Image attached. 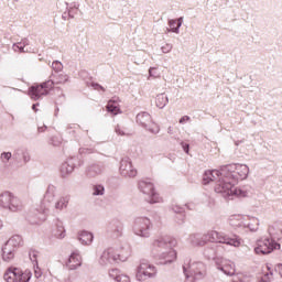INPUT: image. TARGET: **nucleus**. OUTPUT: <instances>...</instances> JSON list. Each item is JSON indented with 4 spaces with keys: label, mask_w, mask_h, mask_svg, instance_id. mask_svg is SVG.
Wrapping results in <instances>:
<instances>
[{
    "label": "nucleus",
    "mask_w": 282,
    "mask_h": 282,
    "mask_svg": "<svg viewBox=\"0 0 282 282\" xmlns=\"http://www.w3.org/2000/svg\"><path fill=\"white\" fill-rule=\"evenodd\" d=\"M188 243H191V246L194 247H198L202 248L204 247V245H206V235H202V234H192L188 236L187 238Z\"/></svg>",
    "instance_id": "4be33fe9"
},
{
    "label": "nucleus",
    "mask_w": 282,
    "mask_h": 282,
    "mask_svg": "<svg viewBox=\"0 0 282 282\" xmlns=\"http://www.w3.org/2000/svg\"><path fill=\"white\" fill-rule=\"evenodd\" d=\"M149 76H150L151 78H158V68L151 67V68L149 69Z\"/></svg>",
    "instance_id": "8fccbe9b"
},
{
    "label": "nucleus",
    "mask_w": 282,
    "mask_h": 282,
    "mask_svg": "<svg viewBox=\"0 0 282 282\" xmlns=\"http://www.w3.org/2000/svg\"><path fill=\"white\" fill-rule=\"evenodd\" d=\"M107 232L112 239H118L122 237V223L119 220H112L107 226Z\"/></svg>",
    "instance_id": "aec40b11"
},
{
    "label": "nucleus",
    "mask_w": 282,
    "mask_h": 282,
    "mask_svg": "<svg viewBox=\"0 0 282 282\" xmlns=\"http://www.w3.org/2000/svg\"><path fill=\"white\" fill-rule=\"evenodd\" d=\"M105 171V166L102 164H93L87 167L86 175L88 177H98V175H102Z\"/></svg>",
    "instance_id": "cd10ccee"
},
{
    "label": "nucleus",
    "mask_w": 282,
    "mask_h": 282,
    "mask_svg": "<svg viewBox=\"0 0 282 282\" xmlns=\"http://www.w3.org/2000/svg\"><path fill=\"white\" fill-rule=\"evenodd\" d=\"M108 113H112V116H118L120 113V98L113 97L110 99L106 106Z\"/></svg>",
    "instance_id": "393cba45"
},
{
    "label": "nucleus",
    "mask_w": 282,
    "mask_h": 282,
    "mask_svg": "<svg viewBox=\"0 0 282 282\" xmlns=\"http://www.w3.org/2000/svg\"><path fill=\"white\" fill-rule=\"evenodd\" d=\"M138 188L145 196L148 204H162V197L155 192V187L150 181H140Z\"/></svg>",
    "instance_id": "9b49d317"
},
{
    "label": "nucleus",
    "mask_w": 282,
    "mask_h": 282,
    "mask_svg": "<svg viewBox=\"0 0 282 282\" xmlns=\"http://www.w3.org/2000/svg\"><path fill=\"white\" fill-rule=\"evenodd\" d=\"M229 224L236 230H246V216L234 215L229 218Z\"/></svg>",
    "instance_id": "412c9836"
},
{
    "label": "nucleus",
    "mask_w": 282,
    "mask_h": 282,
    "mask_svg": "<svg viewBox=\"0 0 282 282\" xmlns=\"http://www.w3.org/2000/svg\"><path fill=\"white\" fill-rule=\"evenodd\" d=\"M119 171L122 177H135L138 175V170L133 167V163L129 158L121 160Z\"/></svg>",
    "instance_id": "f3484780"
},
{
    "label": "nucleus",
    "mask_w": 282,
    "mask_h": 282,
    "mask_svg": "<svg viewBox=\"0 0 282 282\" xmlns=\"http://www.w3.org/2000/svg\"><path fill=\"white\" fill-rule=\"evenodd\" d=\"M204 254H205V257H206L207 259H215V257H216V251H215V249L206 248V249L204 250Z\"/></svg>",
    "instance_id": "79ce46f5"
},
{
    "label": "nucleus",
    "mask_w": 282,
    "mask_h": 282,
    "mask_svg": "<svg viewBox=\"0 0 282 282\" xmlns=\"http://www.w3.org/2000/svg\"><path fill=\"white\" fill-rule=\"evenodd\" d=\"M69 17H72V11L68 12Z\"/></svg>",
    "instance_id": "680f3d73"
},
{
    "label": "nucleus",
    "mask_w": 282,
    "mask_h": 282,
    "mask_svg": "<svg viewBox=\"0 0 282 282\" xmlns=\"http://www.w3.org/2000/svg\"><path fill=\"white\" fill-rule=\"evenodd\" d=\"M117 261L120 263V261H127L129 257H131V248L129 246L122 247L120 251L117 250Z\"/></svg>",
    "instance_id": "473e14b6"
},
{
    "label": "nucleus",
    "mask_w": 282,
    "mask_h": 282,
    "mask_svg": "<svg viewBox=\"0 0 282 282\" xmlns=\"http://www.w3.org/2000/svg\"><path fill=\"white\" fill-rule=\"evenodd\" d=\"M185 282L202 281L206 276V264L191 258H186L183 263Z\"/></svg>",
    "instance_id": "39448f33"
},
{
    "label": "nucleus",
    "mask_w": 282,
    "mask_h": 282,
    "mask_svg": "<svg viewBox=\"0 0 282 282\" xmlns=\"http://www.w3.org/2000/svg\"><path fill=\"white\" fill-rule=\"evenodd\" d=\"M45 129H47V126L40 127V128L37 129V131H39L40 133H43V131H45Z\"/></svg>",
    "instance_id": "864d4df0"
},
{
    "label": "nucleus",
    "mask_w": 282,
    "mask_h": 282,
    "mask_svg": "<svg viewBox=\"0 0 282 282\" xmlns=\"http://www.w3.org/2000/svg\"><path fill=\"white\" fill-rule=\"evenodd\" d=\"M13 160L17 164H28L31 160L30 150L28 148H18L13 152Z\"/></svg>",
    "instance_id": "a211bd4d"
},
{
    "label": "nucleus",
    "mask_w": 282,
    "mask_h": 282,
    "mask_svg": "<svg viewBox=\"0 0 282 282\" xmlns=\"http://www.w3.org/2000/svg\"><path fill=\"white\" fill-rule=\"evenodd\" d=\"M249 228L251 232H257L259 230V218L246 216L245 229Z\"/></svg>",
    "instance_id": "c85d7f7f"
},
{
    "label": "nucleus",
    "mask_w": 282,
    "mask_h": 282,
    "mask_svg": "<svg viewBox=\"0 0 282 282\" xmlns=\"http://www.w3.org/2000/svg\"><path fill=\"white\" fill-rule=\"evenodd\" d=\"M36 257H39V253H36V251L29 252V259L32 261L33 265L39 264V261H36Z\"/></svg>",
    "instance_id": "c03bdc74"
},
{
    "label": "nucleus",
    "mask_w": 282,
    "mask_h": 282,
    "mask_svg": "<svg viewBox=\"0 0 282 282\" xmlns=\"http://www.w3.org/2000/svg\"><path fill=\"white\" fill-rule=\"evenodd\" d=\"M205 241L208 243H225L226 246H232L234 248H239L241 246V238L235 236L234 238L228 237L224 232L217 230H209L205 234Z\"/></svg>",
    "instance_id": "423d86ee"
},
{
    "label": "nucleus",
    "mask_w": 282,
    "mask_h": 282,
    "mask_svg": "<svg viewBox=\"0 0 282 282\" xmlns=\"http://www.w3.org/2000/svg\"><path fill=\"white\" fill-rule=\"evenodd\" d=\"M270 281H272V272L265 273V274L259 280V282H270Z\"/></svg>",
    "instance_id": "de8ad7c7"
},
{
    "label": "nucleus",
    "mask_w": 282,
    "mask_h": 282,
    "mask_svg": "<svg viewBox=\"0 0 282 282\" xmlns=\"http://www.w3.org/2000/svg\"><path fill=\"white\" fill-rule=\"evenodd\" d=\"M175 246H177V239L166 235L159 236L152 241V254L158 257L161 265H169V263H174L177 259Z\"/></svg>",
    "instance_id": "7ed1b4c3"
},
{
    "label": "nucleus",
    "mask_w": 282,
    "mask_h": 282,
    "mask_svg": "<svg viewBox=\"0 0 282 282\" xmlns=\"http://www.w3.org/2000/svg\"><path fill=\"white\" fill-rule=\"evenodd\" d=\"M186 208H188V210H193V207H191V205L185 204Z\"/></svg>",
    "instance_id": "4d7b16f0"
},
{
    "label": "nucleus",
    "mask_w": 282,
    "mask_h": 282,
    "mask_svg": "<svg viewBox=\"0 0 282 282\" xmlns=\"http://www.w3.org/2000/svg\"><path fill=\"white\" fill-rule=\"evenodd\" d=\"M2 259L3 261H12L14 259V249H11L10 246L4 245V248H2Z\"/></svg>",
    "instance_id": "c9c22d12"
},
{
    "label": "nucleus",
    "mask_w": 282,
    "mask_h": 282,
    "mask_svg": "<svg viewBox=\"0 0 282 282\" xmlns=\"http://www.w3.org/2000/svg\"><path fill=\"white\" fill-rule=\"evenodd\" d=\"M216 267L223 274L227 276H234L235 272H237L235 262L224 258L216 259Z\"/></svg>",
    "instance_id": "dca6fc26"
},
{
    "label": "nucleus",
    "mask_w": 282,
    "mask_h": 282,
    "mask_svg": "<svg viewBox=\"0 0 282 282\" xmlns=\"http://www.w3.org/2000/svg\"><path fill=\"white\" fill-rule=\"evenodd\" d=\"M51 78L42 84H34L29 88V96L31 100H41L43 96H47L52 89H54V85H65L69 80V76L67 74H58L51 75Z\"/></svg>",
    "instance_id": "20e7f679"
},
{
    "label": "nucleus",
    "mask_w": 282,
    "mask_h": 282,
    "mask_svg": "<svg viewBox=\"0 0 282 282\" xmlns=\"http://www.w3.org/2000/svg\"><path fill=\"white\" fill-rule=\"evenodd\" d=\"M158 276V267L148 260H141L135 269L137 281L144 282L149 279H155Z\"/></svg>",
    "instance_id": "1a4fd4ad"
},
{
    "label": "nucleus",
    "mask_w": 282,
    "mask_h": 282,
    "mask_svg": "<svg viewBox=\"0 0 282 282\" xmlns=\"http://www.w3.org/2000/svg\"><path fill=\"white\" fill-rule=\"evenodd\" d=\"M74 169H76V163H74V158H70L61 165L62 177H67V175H72V173H74Z\"/></svg>",
    "instance_id": "5701e85b"
},
{
    "label": "nucleus",
    "mask_w": 282,
    "mask_h": 282,
    "mask_svg": "<svg viewBox=\"0 0 282 282\" xmlns=\"http://www.w3.org/2000/svg\"><path fill=\"white\" fill-rule=\"evenodd\" d=\"M172 50H173V44H171V43H166L163 46H161V52L163 54H169V53H171Z\"/></svg>",
    "instance_id": "37998d69"
},
{
    "label": "nucleus",
    "mask_w": 282,
    "mask_h": 282,
    "mask_svg": "<svg viewBox=\"0 0 282 282\" xmlns=\"http://www.w3.org/2000/svg\"><path fill=\"white\" fill-rule=\"evenodd\" d=\"M77 239L82 246H91V243H94V234L83 230L78 232Z\"/></svg>",
    "instance_id": "a878e982"
},
{
    "label": "nucleus",
    "mask_w": 282,
    "mask_h": 282,
    "mask_svg": "<svg viewBox=\"0 0 282 282\" xmlns=\"http://www.w3.org/2000/svg\"><path fill=\"white\" fill-rule=\"evenodd\" d=\"M13 1H19V0H13Z\"/></svg>",
    "instance_id": "e2e57ef3"
},
{
    "label": "nucleus",
    "mask_w": 282,
    "mask_h": 282,
    "mask_svg": "<svg viewBox=\"0 0 282 282\" xmlns=\"http://www.w3.org/2000/svg\"><path fill=\"white\" fill-rule=\"evenodd\" d=\"M3 228V220L0 219V230Z\"/></svg>",
    "instance_id": "13d9d810"
},
{
    "label": "nucleus",
    "mask_w": 282,
    "mask_h": 282,
    "mask_svg": "<svg viewBox=\"0 0 282 282\" xmlns=\"http://www.w3.org/2000/svg\"><path fill=\"white\" fill-rule=\"evenodd\" d=\"M137 123L145 129V131H149L150 133H153L154 135L160 133V126L158 123L153 122V118L149 112H139L137 115Z\"/></svg>",
    "instance_id": "f8f14e48"
},
{
    "label": "nucleus",
    "mask_w": 282,
    "mask_h": 282,
    "mask_svg": "<svg viewBox=\"0 0 282 282\" xmlns=\"http://www.w3.org/2000/svg\"><path fill=\"white\" fill-rule=\"evenodd\" d=\"M79 153L80 155H87L89 153H94V149H89V148H79Z\"/></svg>",
    "instance_id": "09e8293b"
},
{
    "label": "nucleus",
    "mask_w": 282,
    "mask_h": 282,
    "mask_svg": "<svg viewBox=\"0 0 282 282\" xmlns=\"http://www.w3.org/2000/svg\"><path fill=\"white\" fill-rule=\"evenodd\" d=\"M276 248H281V245L270 238H261L257 241L254 252L256 254H270V252L276 250Z\"/></svg>",
    "instance_id": "4468645a"
},
{
    "label": "nucleus",
    "mask_w": 282,
    "mask_h": 282,
    "mask_svg": "<svg viewBox=\"0 0 282 282\" xmlns=\"http://www.w3.org/2000/svg\"><path fill=\"white\" fill-rule=\"evenodd\" d=\"M0 160H1L2 164H8V162H10V160H12V152H2L0 154Z\"/></svg>",
    "instance_id": "58836bf2"
},
{
    "label": "nucleus",
    "mask_w": 282,
    "mask_h": 282,
    "mask_svg": "<svg viewBox=\"0 0 282 282\" xmlns=\"http://www.w3.org/2000/svg\"><path fill=\"white\" fill-rule=\"evenodd\" d=\"M182 23H184V18L181 17L177 20H169L167 32H173L174 34H180V29L182 28Z\"/></svg>",
    "instance_id": "2f4dec72"
},
{
    "label": "nucleus",
    "mask_w": 282,
    "mask_h": 282,
    "mask_svg": "<svg viewBox=\"0 0 282 282\" xmlns=\"http://www.w3.org/2000/svg\"><path fill=\"white\" fill-rule=\"evenodd\" d=\"M48 144H51V147H61L63 144V138H61L58 135H53L48 140Z\"/></svg>",
    "instance_id": "e433bc0d"
},
{
    "label": "nucleus",
    "mask_w": 282,
    "mask_h": 282,
    "mask_svg": "<svg viewBox=\"0 0 282 282\" xmlns=\"http://www.w3.org/2000/svg\"><path fill=\"white\" fill-rule=\"evenodd\" d=\"M52 69L58 74V72H63V63L58 62V61H54L52 63Z\"/></svg>",
    "instance_id": "a19ab883"
},
{
    "label": "nucleus",
    "mask_w": 282,
    "mask_h": 282,
    "mask_svg": "<svg viewBox=\"0 0 282 282\" xmlns=\"http://www.w3.org/2000/svg\"><path fill=\"white\" fill-rule=\"evenodd\" d=\"M83 265V256L79 251H73L66 262L68 270H78Z\"/></svg>",
    "instance_id": "6ab92c4d"
},
{
    "label": "nucleus",
    "mask_w": 282,
    "mask_h": 282,
    "mask_svg": "<svg viewBox=\"0 0 282 282\" xmlns=\"http://www.w3.org/2000/svg\"><path fill=\"white\" fill-rule=\"evenodd\" d=\"M169 105V96L166 94H159L155 98V106L159 109H164Z\"/></svg>",
    "instance_id": "f704fd0d"
},
{
    "label": "nucleus",
    "mask_w": 282,
    "mask_h": 282,
    "mask_svg": "<svg viewBox=\"0 0 282 282\" xmlns=\"http://www.w3.org/2000/svg\"><path fill=\"white\" fill-rule=\"evenodd\" d=\"M115 131H116L117 135H129V132H127V128H124L120 124L116 126Z\"/></svg>",
    "instance_id": "ea45409f"
},
{
    "label": "nucleus",
    "mask_w": 282,
    "mask_h": 282,
    "mask_svg": "<svg viewBox=\"0 0 282 282\" xmlns=\"http://www.w3.org/2000/svg\"><path fill=\"white\" fill-rule=\"evenodd\" d=\"M98 263L102 267L118 263V250L113 248L105 249L99 256Z\"/></svg>",
    "instance_id": "2eb2a0df"
},
{
    "label": "nucleus",
    "mask_w": 282,
    "mask_h": 282,
    "mask_svg": "<svg viewBox=\"0 0 282 282\" xmlns=\"http://www.w3.org/2000/svg\"><path fill=\"white\" fill-rule=\"evenodd\" d=\"M35 279H41L43 276V271L39 268V264H33Z\"/></svg>",
    "instance_id": "a18cd8bd"
},
{
    "label": "nucleus",
    "mask_w": 282,
    "mask_h": 282,
    "mask_svg": "<svg viewBox=\"0 0 282 282\" xmlns=\"http://www.w3.org/2000/svg\"><path fill=\"white\" fill-rule=\"evenodd\" d=\"M53 237H55L56 239H65L66 232L63 221L56 220L55 228L53 229Z\"/></svg>",
    "instance_id": "c756f323"
},
{
    "label": "nucleus",
    "mask_w": 282,
    "mask_h": 282,
    "mask_svg": "<svg viewBox=\"0 0 282 282\" xmlns=\"http://www.w3.org/2000/svg\"><path fill=\"white\" fill-rule=\"evenodd\" d=\"M91 87L96 89L97 91H106L105 87H102L100 84L93 83Z\"/></svg>",
    "instance_id": "3c124183"
},
{
    "label": "nucleus",
    "mask_w": 282,
    "mask_h": 282,
    "mask_svg": "<svg viewBox=\"0 0 282 282\" xmlns=\"http://www.w3.org/2000/svg\"><path fill=\"white\" fill-rule=\"evenodd\" d=\"M36 107H39V104H34V105L32 106L33 111H39V109H36Z\"/></svg>",
    "instance_id": "5fc2aeb1"
},
{
    "label": "nucleus",
    "mask_w": 282,
    "mask_h": 282,
    "mask_svg": "<svg viewBox=\"0 0 282 282\" xmlns=\"http://www.w3.org/2000/svg\"><path fill=\"white\" fill-rule=\"evenodd\" d=\"M93 195H105V186L98 184L93 186Z\"/></svg>",
    "instance_id": "4c0bfd02"
},
{
    "label": "nucleus",
    "mask_w": 282,
    "mask_h": 282,
    "mask_svg": "<svg viewBox=\"0 0 282 282\" xmlns=\"http://www.w3.org/2000/svg\"><path fill=\"white\" fill-rule=\"evenodd\" d=\"M17 88H13V90H15ZM17 91H21V89H17Z\"/></svg>",
    "instance_id": "052dcab7"
},
{
    "label": "nucleus",
    "mask_w": 282,
    "mask_h": 282,
    "mask_svg": "<svg viewBox=\"0 0 282 282\" xmlns=\"http://www.w3.org/2000/svg\"><path fill=\"white\" fill-rule=\"evenodd\" d=\"M28 45H30V41L28 39H24L21 42L14 43L12 45V50L13 52H20V54H25L30 52Z\"/></svg>",
    "instance_id": "7c9ffc66"
},
{
    "label": "nucleus",
    "mask_w": 282,
    "mask_h": 282,
    "mask_svg": "<svg viewBox=\"0 0 282 282\" xmlns=\"http://www.w3.org/2000/svg\"><path fill=\"white\" fill-rule=\"evenodd\" d=\"M181 147H182L184 153H186L187 155L191 153V144L183 141V142H181Z\"/></svg>",
    "instance_id": "49530a36"
},
{
    "label": "nucleus",
    "mask_w": 282,
    "mask_h": 282,
    "mask_svg": "<svg viewBox=\"0 0 282 282\" xmlns=\"http://www.w3.org/2000/svg\"><path fill=\"white\" fill-rule=\"evenodd\" d=\"M65 282H72V280H69V278H68Z\"/></svg>",
    "instance_id": "bf43d9fd"
},
{
    "label": "nucleus",
    "mask_w": 282,
    "mask_h": 282,
    "mask_svg": "<svg viewBox=\"0 0 282 282\" xmlns=\"http://www.w3.org/2000/svg\"><path fill=\"white\" fill-rule=\"evenodd\" d=\"M170 210H172V213H175L174 220L176 221V224L182 225L184 224V219H186V216L184 215V207L177 205V204H172L170 206Z\"/></svg>",
    "instance_id": "b1692460"
},
{
    "label": "nucleus",
    "mask_w": 282,
    "mask_h": 282,
    "mask_svg": "<svg viewBox=\"0 0 282 282\" xmlns=\"http://www.w3.org/2000/svg\"><path fill=\"white\" fill-rule=\"evenodd\" d=\"M167 133L173 134V128L172 127L167 128Z\"/></svg>",
    "instance_id": "6e6d98bb"
},
{
    "label": "nucleus",
    "mask_w": 282,
    "mask_h": 282,
    "mask_svg": "<svg viewBox=\"0 0 282 282\" xmlns=\"http://www.w3.org/2000/svg\"><path fill=\"white\" fill-rule=\"evenodd\" d=\"M4 279L8 282H28L32 279V273L29 270L22 271L17 268H9L4 273Z\"/></svg>",
    "instance_id": "ddd939ff"
},
{
    "label": "nucleus",
    "mask_w": 282,
    "mask_h": 282,
    "mask_svg": "<svg viewBox=\"0 0 282 282\" xmlns=\"http://www.w3.org/2000/svg\"><path fill=\"white\" fill-rule=\"evenodd\" d=\"M6 245L10 248H21V246H23V237L14 235L6 242Z\"/></svg>",
    "instance_id": "72a5a7b5"
},
{
    "label": "nucleus",
    "mask_w": 282,
    "mask_h": 282,
    "mask_svg": "<svg viewBox=\"0 0 282 282\" xmlns=\"http://www.w3.org/2000/svg\"><path fill=\"white\" fill-rule=\"evenodd\" d=\"M0 207L10 213H21L23 212V202L14 194L4 192L0 194Z\"/></svg>",
    "instance_id": "6e6552de"
},
{
    "label": "nucleus",
    "mask_w": 282,
    "mask_h": 282,
    "mask_svg": "<svg viewBox=\"0 0 282 282\" xmlns=\"http://www.w3.org/2000/svg\"><path fill=\"white\" fill-rule=\"evenodd\" d=\"M188 120H191V117L184 116L180 119V124H185V122H188Z\"/></svg>",
    "instance_id": "603ef678"
},
{
    "label": "nucleus",
    "mask_w": 282,
    "mask_h": 282,
    "mask_svg": "<svg viewBox=\"0 0 282 282\" xmlns=\"http://www.w3.org/2000/svg\"><path fill=\"white\" fill-rule=\"evenodd\" d=\"M109 278L115 282H131V278L129 275L123 274L118 269H111L109 271Z\"/></svg>",
    "instance_id": "bb28decb"
},
{
    "label": "nucleus",
    "mask_w": 282,
    "mask_h": 282,
    "mask_svg": "<svg viewBox=\"0 0 282 282\" xmlns=\"http://www.w3.org/2000/svg\"><path fill=\"white\" fill-rule=\"evenodd\" d=\"M223 169L224 173H228L235 184L240 180H246L248 177V173H250V167L246 164H228L223 165Z\"/></svg>",
    "instance_id": "9d476101"
},
{
    "label": "nucleus",
    "mask_w": 282,
    "mask_h": 282,
    "mask_svg": "<svg viewBox=\"0 0 282 282\" xmlns=\"http://www.w3.org/2000/svg\"><path fill=\"white\" fill-rule=\"evenodd\" d=\"M214 182V191L221 195L225 199H232V197H246L248 191L235 186L228 173H224L223 166L219 170L206 171L203 175V184H210Z\"/></svg>",
    "instance_id": "f03ea898"
},
{
    "label": "nucleus",
    "mask_w": 282,
    "mask_h": 282,
    "mask_svg": "<svg viewBox=\"0 0 282 282\" xmlns=\"http://www.w3.org/2000/svg\"><path fill=\"white\" fill-rule=\"evenodd\" d=\"M151 230H153L151 218L147 216H138L133 219L132 232L137 235V237L149 239V237H151Z\"/></svg>",
    "instance_id": "0eeeda50"
},
{
    "label": "nucleus",
    "mask_w": 282,
    "mask_h": 282,
    "mask_svg": "<svg viewBox=\"0 0 282 282\" xmlns=\"http://www.w3.org/2000/svg\"><path fill=\"white\" fill-rule=\"evenodd\" d=\"M69 195H59L58 188L54 185H48L44 194V198L40 208L34 209L29 214L30 224H43L47 219L48 213H63L69 206Z\"/></svg>",
    "instance_id": "f257e3e1"
}]
</instances>
